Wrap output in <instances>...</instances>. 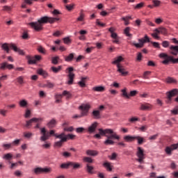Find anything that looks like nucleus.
<instances>
[{
	"label": "nucleus",
	"mask_w": 178,
	"mask_h": 178,
	"mask_svg": "<svg viewBox=\"0 0 178 178\" xmlns=\"http://www.w3.org/2000/svg\"><path fill=\"white\" fill-rule=\"evenodd\" d=\"M58 20H59V18L44 16L40 17L37 22H30L29 26H31L35 31H42L44 24H47V23L52 24V23H55Z\"/></svg>",
	"instance_id": "f257e3e1"
},
{
	"label": "nucleus",
	"mask_w": 178,
	"mask_h": 178,
	"mask_svg": "<svg viewBox=\"0 0 178 178\" xmlns=\"http://www.w3.org/2000/svg\"><path fill=\"white\" fill-rule=\"evenodd\" d=\"M40 133L42 136H40V141H47V140H49V137L51 136H59L58 134H55V131L51 130L50 132L47 131V129L45 128H40Z\"/></svg>",
	"instance_id": "f03ea898"
},
{
	"label": "nucleus",
	"mask_w": 178,
	"mask_h": 178,
	"mask_svg": "<svg viewBox=\"0 0 178 178\" xmlns=\"http://www.w3.org/2000/svg\"><path fill=\"white\" fill-rule=\"evenodd\" d=\"M160 58H163L162 63L163 65H169V62H172L173 64L178 63V58H174L172 56H169L167 54L161 53L159 54Z\"/></svg>",
	"instance_id": "7ed1b4c3"
},
{
	"label": "nucleus",
	"mask_w": 178,
	"mask_h": 178,
	"mask_svg": "<svg viewBox=\"0 0 178 178\" xmlns=\"http://www.w3.org/2000/svg\"><path fill=\"white\" fill-rule=\"evenodd\" d=\"M106 140L104 141L105 145H113L115 144V141H113V138L115 140H120V136L116 134V132H113V134H110V135H106Z\"/></svg>",
	"instance_id": "20e7f679"
},
{
	"label": "nucleus",
	"mask_w": 178,
	"mask_h": 178,
	"mask_svg": "<svg viewBox=\"0 0 178 178\" xmlns=\"http://www.w3.org/2000/svg\"><path fill=\"white\" fill-rule=\"evenodd\" d=\"M43 119L42 118H33L29 120L26 121L25 127L26 129H30L33 126V123H37L34 127V129H40V122H42Z\"/></svg>",
	"instance_id": "39448f33"
},
{
	"label": "nucleus",
	"mask_w": 178,
	"mask_h": 178,
	"mask_svg": "<svg viewBox=\"0 0 178 178\" xmlns=\"http://www.w3.org/2000/svg\"><path fill=\"white\" fill-rule=\"evenodd\" d=\"M138 42L139 43L132 42V45L136 47V48H143L145 42H149V38L145 35L143 38L138 39Z\"/></svg>",
	"instance_id": "423d86ee"
},
{
	"label": "nucleus",
	"mask_w": 178,
	"mask_h": 178,
	"mask_svg": "<svg viewBox=\"0 0 178 178\" xmlns=\"http://www.w3.org/2000/svg\"><path fill=\"white\" fill-rule=\"evenodd\" d=\"M52 172V168H41L38 167L33 169V172L35 175H41L42 173H51Z\"/></svg>",
	"instance_id": "0eeeda50"
},
{
	"label": "nucleus",
	"mask_w": 178,
	"mask_h": 178,
	"mask_svg": "<svg viewBox=\"0 0 178 178\" xmlns=\"http://www.w3.org/2000/svg\"><path fill=\"white\" fill-rule=\"evenodd\" d=\"M178 95V89H173L170 91L166 92L167 95V104H170L172 102V98L176 97Z\"/></svg>",
	"instance_id": "6e6552de"
},
{
	"label": "nucleus",
	"mask_w": 178,
	"mask_h": 178,
	"mask_svg": "<svg viewBox=\"0 0 178 178\" xmlns=\"http://www.w3.org/2000/svg\"><path fill=\"white\" fill-rule=\"evenodd\" d=\"M91 106L88 104H81L79 109L81 111L82 115L88 116V111H90Z\"/></svg>",
	"instance_id": "1a4fd4ad"
},
{
	"label": "nucleus",
	"mask_w": 178,
	"mask_h": 178,
	"mask_svg": "<svg viewBox=\"0 0 178 178\" xmlns=\"http://www.w3.org/2000/svg\"><path fill=\"white\" fill-rule=\"evenodd\" d=\"M63 136H65V132H63L59 135H55L56 138H59L60 140L55 143L56 147H62V144L66 143V138H64Z\"/></svg>",
	"instance_id": "9d476101"
},
{
	"label": "nucleus",
	"mask_w": 178,
	"mask_h": 178,
	"mask_svg": "<svg viewBox=\"0 0 178 178\" xmlns=\"http://www.w3.org/2000/svg\"><path fill=\"white\" fill-rule=\"evenodd\" d=\"M117 72L121 74V76H127L129 74V72L126 71V68H124V65L122 64H118L117 66Z\"/></svg>",
	"instance_id": "9b49d317"
},
{
	"label": "nucleus",
	"mask_w": 178,
	"mask_h": 178,
	"mask_svg": "<svg viewBox=\"0 0 178 178\" xmlns=\"http://www.w3.org/2000/svg\"><path fill=\"white\" fill-rule=\"evenodd\" d=\"M178 148V143L177 144H172L170 147L168 146L165 149V152L167 154V155H172V151H174V149H177Z\"/></svg>",
	"instance_id": "f8f14e48"
},
{
	"label": "nucleus",
	"mask_w": 178,
	"mask_h": 178,
	"mask_svg": "<svg viewBox=\"0 0 178 178\" xmlns=\"http://www.w3.org/2000/svg\"><path fill=\"white\" fill-rule=\"evenodd\" d=\"M6 69H8V70H12V69H15V66L13 64H9L8 62H3L0 64V70H5Z\"/></svg>",
	"instance_id": "ddd939ff"
},
{
	"label": "nucleus",
	"mask_w": 178,
	"mask_h": 178,
	"mask_svg": "<svg viewBox=\"0 0 178 178\" xmlns=\"http://www.w3.org/2000/svg\"><path fill=\"white\" fill-rule=\"evenodd\" d=\"M99 133L100 136H105V137H106V136H108V134L111 135L112 134L114 133L113 130L111 129H99Z\"/></svg>",
	"instance_id": "4468645a"
},
{
	"label": "nucleus",
	"mask_w": 178,
	"mask_h": 178,
	"mask_svg": "<svg viewBox=\"0 0 178 178\" xmlns=\"http://www.w3.org/2000/svg\"><path fill=\"white\" fill-rule=\"evenodd\" d=\"M70 168H72L74 170H77V169H81V164L77 162L70 161Z\"/></svg>",
	"instance_id": "2eb2a0df"
},
{
	"label": "nucleus",
	"mask_w": 178,
	"mask_h": 178,
	"mask_svg": "<svg viewBox=\"0 0 178 178\" xmlns=\"http://www.w3.org/2000/svg\"><path fill=\"white\" fill-rule=\"evenodd\" d=\"M10 48H11V49H13V51H15V52H18L19 55H24V51H23V50L17 48V47H16V45H15V44H10Z\"/></svg>",
	"instance_id": "dca6fc26"
},
{
	"label": "nucleus",
	"mask_w": 178,
	"mask_h": 178,
	"mask_svg": "<svg viewBox=\"0 0 178 178\" xmlns=\"http://www.w3.org/2000/svg\"><path fill=\"white\" fill-rule=\"evenodd\" d=\"M41 58L42 57L40 55L35 56V57L29 60V65H34L37 63V60H41Z\"/></svg>",
	"instance_id": "f3484780"
},
{
	"label": "nucleus",
	"mask_w": 178,
	"mask_h": 178,
	"mask_svg": "<svg viewBox=\"0 0 178 178\" xmlns=\"http://www.w3.org/2000/svg\"><path fill=\"white\" fill-rule=\"evenodd\" d=\"M152 106L148 103L141 104L140 107V111H151Z\"/></svg>",
	"instance_id": "a211bd4d"
},
{
	"label": "nucleus",
	"mask_w": 178,
	"mask_h": 178,
	"mask_svg": "<svg viewBox=\"0 0 178 178\" xmlns=\"http://www.w3.org/2000/svg\"><path fill=\"white\" fill-rule=\"evenodd\" d=\"M124 60V58H123L122 56H119L114 59V60L112 62V64L116 65V66L118 67V65H122L120 62H123Z\"/></svg>",
	"instance_id": "6ab92c4d"
},
{
	"label": "nucleus",
	"mask_w": 178,
	"mask_h": 178,
	"mask_svg": "<svg viewBox=\"0 0 178 178\" xmlns=\"http://www.w3.org/2000/svg\"><path fill=\"white\" fill-rule=\"evenodd\" d=\"M170 54H171V55L177 56V55L178 54V46L171 45L170 47Z\"/></svg>",
	"instance_id": "aec40b11"
},
{
	"label": "nucleus",
	"mask_w": 178,
	"mask_h": 178,
	"mask_svg": "<svg viewBox=\"0 0 178 178\" xmlns=\"http://www.w3.org/2000/svg\"><path fill=\"white\" fill-rule=\"evenodd\" d=\"M92 117L93 119L96 120L101 119V111L99 110H93L92 112Z\"/></svg>",
	"instance_id": "412c9836"
},
{
	"label": "nucleus",
	"mask_w": 178,
	"mask_h": 178,
	"mask_svg": "<svg viewBox=\"0 0 178 178\" xmlns=\"http://www.w3.org/2000/svg\"><path fill=\"white\" fill-rule=\"evenodd\" d=\"M62 126L63 127L64 131L72 132L74 130V128H73V127H66V126H69V123L67 122H64L62 124Z\"/></svg>",
	"instance_id": "4be33fe9"
},
{
	"label": "nucleus",
	"mask_w": 178,
	"mask_h": 178,
	"mask_svg": "<svg viewBox=\"0 0 178 178\" xmlns=\"http://www.w3.org/2000/svg\"><path fill=\"white\" fill-rule=\"evenodd\" d=\"M136 156H138V158H145V154H144V149L138 147V151L136 152Z\"/></svg>",
	"instance_id": "5701e85b"
},
{
	"label": "nucleus",
	"mask_w": 178,
	"mask_h": 178,
	"mask_svg": "<svg viewBox=\"0 0 178 178\" xmlns=\"http://www.w3.org/2000/svg\"><path fill=\"white\" fill-rule=\"evenodd\" d=\"M74 73H70L67 75L68 77V81L67 82V84H68V86H72V84H73V81H74Z\"/></svg>",
	"instance_id": "b1692460"
},
{
	"label": "nucleus",
	"mask_w": 178,
	"mask_h": 178,
	"mask_svg": "<svg viewBox=\"0 0 178 178\" xmlns=\"http://www.w3.org/2000/svg\"><path fill=\"white\" fill-rule=\"evenodd\" d=\"M98 126V123L97 122H94L93 124H91V126H90L88 129V131L89 133H94V131H95L97 127Z\"/></svg>",
	"instance_id": "393cba45"
},
{
	"label": "nucleus",
	"mask_w": 178,
	"mask_h": 178,
	"mask_svg": "<svg viewBox=\"0 0 178 178\" xmlns=\"http://www.w3.org/2000/svg\"><path fill=\"white\" fill-rule=\"evenodd\" d=\"M37 73L38 74H40V76H42L44 79H47V77L48 76V72L41 68L37 70Z\"/></svg>",
	"instance_id": "a878e982"
},
{
	"label": "nucleus",
	"mask_w": 178,
	"mask_h": 178,
	"mask_svg": "<svg viewBox=\"0 0 178 178\" xmlns=\"http://www.w3.org/2000/svg\"><path fill=\"white\" fill-rule=\"evenodd\" d=\"M99 152L97 150L88 149L86 151V154L88 155L89 156H97Z\"/></svg>",
	"instance_id": "bb28decb"
},
{
	"label": "nucleus",
	"mask_w": 178,
	"mask_h": 178,
	"mask_svg": "<svg viewBox=\"0 0 178 178\" xmlns=\"http://www.w3.org/2000/svg\"><path fill=\"white\" fill-rule=\"evenodd\" d=\"M20 108H27L29 106V102L26 99H21L19 102Z\"/></svg>",
	"instance_id": "cd10ccee"
},
{
	"label": "nucleus",
	"mask_w": 178,
	"mask_h": 178,
	"mask_svg": "<svg viewBox=\"0 0 178 178\" xmlns=\"http://www.w3.org/2000/svg\"><path fill=\"white\" fill-rule=\"evenodd\" d=\"M124 140L127 143H132V141H134V140H136V136H131L130 135L125 136L124 137Z\"/></svg>",
	"instance_id": "c85d7f7f"
},
{
	"label": "nucleus",
	"mask_w": 178,
	"mask_h": 178,
	"mask_svg": "<svg viewBox=\"0 0 178 178\" xmlns=\"http://www.w3.org/2000/svg\"><path fill=\"white\" fill-rule=\"evenodd\" d=\"M55 126H56V120L55 119H52L47 123L49 129H54Z\"/></svg>",
	"instance_id": "c756f323"
},
{
	"label": "nucleus",
	"mask_w": 178,
	"mask_h": 178,
	"mask_svg": "<svg viewBox=\"0 0 178 178\" xmlns=\"http://www.w3.org/2000/svg\"><path fill=\"white\" fill-rule=\"evenodd\" d=\"M131 16H127L122 17L121 20H123L124 22L125 26H129L130 24V22L129 21L131 20Z\"/></svg>",
	"instance_id": "7c9ffc66"
},
{
	"label": "nucleus",
	"mask_w": 178,
	"mask_h": 178,
	"mask_svg": "<svg viewBox=\"0 0 178 178\" xmlns=\"http://www.w3.org/2000/svg\"><path fill=\"white\" fill-rule=\"evenodd\" d=\"M63 138L66 139V141H67V140H74V138H76V135L72 134H69L67 135L64 134V136H63Z\"/></svg>",
	"instance_id": "2f4dec72"
},
{
	"label": "nucleus",
	"mask_w": 178,
	"mask_h": 178,
	"mask_svg": "<svg viewBox=\"0 0 178 178\" xmlns=\"http://www.w3.org/2000/svg\"><path fill=\"white\" fill-rule=\"evenodd\" d=\"M74 59V53L70 54L67 56H65V60L66 62H72Z\"/></svg>",
	"instance_id": "473e14b6"
},
{
	"label": "nucleus",
	"mask_w": 178,
	"mask_h": 178,
	"mask_svg": "<svg viewBox=\"0 0 178 178\" xmlns=\"http://www.w3.org/2000/svg\"><path fill=\"white\" fill-rule=\"evenodd\" d=\"M121 96L123 97L124 98H130V95L127 94V88H124L121 90Z\"/></svg>",
	"instance_id": "72a5a7b5"
},
{
	"label": "nucleus",
	"mask_w": 178,
	"mask_h": 178,
	"mask_svg": "<svg viewBox=\"0 0 178 178\" xmlns=\"http://www.w3.org/2000/svg\"><path fill=\"white\" fill-rule=\"evenodd\" d=\"M86 80H87V77H81V81L78 82L79 86L82 88L86 87Z\"/></svg>",
	"instance_id": "f704fd0d"
},
{
	"label": "nucleus",
	"mask_w": 178,
	"mask_h": 178,
	"mask_svg": "<svg viewBox=\"0 0 178 178\" xmlns=\"http://www.w3.org/2000/svg\"><path fill=\"white\" fill-rule=\"evenodd\" d=\"M156 33H158L159 34H166V29L165 28H159L155 29Z\"/></svg>",
	"instance_id": "c9c22d12"
},
{
	"label": "nucleus",
	"mask_w": 178,
	"mask_h": 178,
	"mask_svg": "<svg viewBox=\"0 0 178 178\" xmlns=\"http://www.w3.org/2000/svg\"><path fill=\"white\" fill-rule=\"evenodd\" d=\"M94 91H97V92H104L105 91V87L104 86H96L93 88Z\"/></svg>",
	"instance_id": "e433bc0d"
},
{
	"label": "nucleus",
	"mask_w": 178,
	"mask_h": 178,
	"mask_svg": "<svg viewBox=\"0 0 178 178\" xmlns=\"http://www.w3.org/2000/svg\"><path fill=\"white\" fill-rule=\"evenodd\" d=\"M51 70L53 73H59L62 70V66H58V67L53 66L51 67Z\"/></svg>",
	"instance_id": "4c0bfd02"
},
{
	"label": "nucleus",
	"mask_w": 178,
	"mask_h": 178,
	"mask_svg": "<svg viewBox=\"0 0 178 178\" xmlns=\"http://www.w3.org/2000/svg\"><path fill=\"white\" fill-rule=\"evenodd\" d=\"M103 166H104L108 172H112V165H111V163L105 162L103 163Z\"/></svg>",
	"instance_id": "58836bf2"
},
{
	"label": "nucleus",
	"mask_w": 178,
	"mask_h": 178,
	"mask_svg": "<svg viewBox=\"0 0 178 178\" xmlns=\"http://www.w3.org/2000/svg\"><path fill=\"white\" fill-rule=\"evenodd\" d=\"M1 48H2V49H3V51H6V52L7 54H9V51H10V49H9V44H8V43H3V44H2Z\"/></svg>",
	"instance_id": "ea45409f"
},
{
	"label": "nucleus",
	"mask_w": 178,
	"mask_h": 178,
	"mask_svg": "<svg viewBox=\"0 0 178 178\" xmlns=\"http://www.w3.org/2000/svg\"><path fill=\"white\" fill-rule=\"evenodd\" d=\"M136 140H138V144L139 145H143V143H144V141H145V140L144 139V138L140 137V136H136Z\"/></svg>",
	"instance_id": "a19ab883"
},
{
	"label": "nucleus",
	"mask_w": 178,
	"mask_h": 178,
	"mask_svg": "<svg viewBox=\"0 0 178 178\" xmlns=\"http://www.w3.org/2000/svg\"><path fill=\"white\" fill-rule=\"evenodd\" d=\"M17 81L18 83L20 85L24 84V76H19L17 78Z\"/></svg>",
	"instance_id": "79ce46f5"
},
{
	"label": "nucleus",
	"mask_w": 178,
	"mask_h": 178,
	"mask_svg": "<svg viewBox=\"0 0 178 178\" xmlns=\"http://www.w3.org/2000/svg\"><path fill=\"white\" fill-rule=\"evenodd\" d=\"M38 52H40V54H43L44 55L47 54V50H45V48H44L42 46H38Z\"/></svg>",
	"instance_id": "37998d69"
},
{
	"label": "nucleus",
	"mask_w": 178,
	"mask_h": 178,
	"mask_svg": "<svg viewBox=\"0 0 178 178\" xmlns=\"http://www.w3.org/2000/svg\"><path fill=\"white\" fill-rule=\"evenodd\" d=\"M60 168L61 169H69V168H70V161L65 163H62L60 165Z\"/></svg>",
	"instance_id": "c03bdc74"
},
{
	"label": "nucleus",
	"mask_w": 178,
	"mask_h": 178,
	"mask_svg": "<svg viewBox=\"0 0 178 178\" xmlns=\"http://www.w3.org/2000/svg\"><path fill=\"white\" fill-rule=\"evenodd\" d=\"M94 170V167L90 165V164L86 165V170L88 172H89L90 175H92L94 173L92 170Z\"/></svg>",
	"instance_id": "a18cd8bd"
},
{
	"label": "nucleus",
	"mask_w": 178,
	"mask_h": 178,
	"mask_svg": "<svg viewBox=\"0 0 178 178\" xmlns=\"http://www.w3.org/2000/svg\"><path fill=\"white\" fill-rule=\"evenodd\" d=\"M63 95L66 96L67 99H70V98H72V94L70 92H67V90H64L63 92Z\"/></svg>",
	"instance_id": "49530a36"
},
{
	"label": "nucleus",
	"mask_w": 178,
	"mask_h": 178,
	"mask_svg": "<svg viewBox=\"0 0 178 178\" xmlns=\"http://www.w3.org/2000/svg\"><path fill=\"white\" fill-rule=\"evenodd\" d=\"M124 33L125 35H127V37H131L132 35L130 33V27H127L124 31Z\"/></svg>",
	"instance_id": "de8ad7c7"
},
{
	"label": "nucleus",
	"mask_w": 178,
	"mask_h": 178,
	"mask_svg": "<svg viewBox=\"0 0 178 178\" xmlns=\"http://www.w3.org/2000/svg\"><path fill=\"white\" fill-rule=\"evenodd\" d=\"M30 116H31V111L30 109H26L24 114V118L26 119L30 118Z\"/></svg>",
	"instance_id": "09e8293b"
},
{
	"label": "nucleus",
	"mask_w": 178,
	"mask_h": 178,
	"mask_svg": "<svg viewBox=\"0 0 178 178\" xmlns=\"http://www.w3.org/2000/svg\"><path fill=\"white\" fill-rule=\"evenodd\" d=\"M130 123H136V122H140V118L137 117H132L129 120Z\"/></svg>",
	"instance_id": "8fccbe9b"
},
{
	"label": "nucleus",
	"mask_w": 178,
	"mask_h": 178,
	"mask_svg": "<svg viewBox=\"0 0 178 178\" xmlns=\"http://www.w3.org/2000/svg\"><path fill=\"white\" fill-rule=\"evenodd\" d=\"M63 97V94H62V95H55L56 102L57 104H59V102H60V99H62Z\"/></svg>",
	"instance_id": "3c124183"
},
{
	"label": "nucleus",
	"mask_w": 178,
	"mask_h": 178,
	"mask_svg": "<svg viewBox=\"0 0 178 178\" xmlns=\"http://www.w3.org/2000/svg\"><path fill=\"white\" fill-rule=\"evenodd\" d=\"M13 157V155H12V154L10 153H8V154H6L3 156V159H7L8 161L12 159V158Z\"/></svg>",
	"instance_id": "603ef678"
},
{
	"label": "nucleus",
	"mask_w": 178,
	"mask_h": 178,
	"mask_svg": "<svg viewBox=\"0 0 178 178\" xmlns=\"http://www.w3.org/2000/svg\"><path fill=\"white\" fill-rule=\"evenodd\" d=\"M33 136V134L31 132H24V137L25 138H31Z\"/></svg>",
	"instance_id": "864d4df0"
},
{
	"label": "nucleus",
	"mask_w": 178,
	"mask_h": 178,
	"mask_svg": "<svg viewBox=\"0 0 178 178\" xmlns=\"http://www.w3.org/2000/svg\"><path fill=\"white\" fill-rule=\"evenodd\" d=\"M59 60V56L53 57L51 58V63L53 65H58Z\"/></svg>",
	"instance_id": "5fc2aeb1"
},
{
	"label": "nucleus",
	"mask_w": 178,
	"mask_h": 178,
	"mask_svg": "<svg viewBox=\"0 0 178 178\" xmlns=\"http://www.w3.org/2000/svg\"><path fill=\"white\" fill-rule=\"evenodd\" d=\"M166 83H177V81H176V79L172 78V77H168L166 79Z\"/></svg>",
	"instance_id": "6e6d98bb"
},
{
	"label": "nucleus",
	"mask_w": 178,
	"mask_h": 178,
	"mask_svg": "<svg viewBox=\"0 0 178 178\" xmlns=\"http://www.w3.org/2000/svg\"><path fill=\"white\" fill-rule=\"evenodd\" d=\"M44 88H54V83L51 82H47V83L43 85Z\"/></svg>",
	"instance_id": "4d7b16f0"
},
{
	"label": "nucleus",
	"mask_w": 178,
	"mask_h": 178,
	"mask_svg": "<svg viewBox=\"0 0 178 178\" xmlns=\"http://www.w3.org/2000/svg\"><path fill=\"white\" fill-rule=\"evenodd\" d=\"M11 144H12V147H13V146L17 147L20 144V139H17V140L13 141V143H11Z\"/></svg>",
	"instance_id": "13d9d810"
},
{
	"label": "nucleus",
	"mask_w": 178,
	"mask_h": 178,
	"mask_svg": "<svg viewBox=\"0 0 178 178\" xmlns=\"http://www.w3.org/2000/svg\"><path fill=\"white\" fill-rule=\"evenodd\" d=\"M84 162H87L88 163H92L93 160L91 157H84L83 158Z\"/></svg>",
	"instance_id": "bf43d9fd"
},
{
	"label": "nucleus",
	"mask_w": 178,
	"mask_h": 178,
	"mask_svg": "<svg viewBox=\"0 0 178 178\" xmlns=\"http://www.w3.org/2000/svg\"><path fill=\"white\" fill-rule=\"evenodd\" d=\"M3 10L4 12H10V10H12V7L8 6H3Z\"/></svg>",
	"instance_id": "052dcab7"
},
{
	"label": "nucleus",
	"mask_w": 178,
	"mask_h": 178,
	"mask_svg": "<svg viewBox=\"0 0 178 178\" xmlns=\"http://www.w3.org/2000/svg\"><path fill=\"white\" fill-rule=\"evenodd\" d=\"M12 143L3 144V147L4 149H10V148H12Z\"/></svg>",
	"instance_id": "680f3d73"
},
{
	"label": "nucleus",
	"mask_w": 178,
	"mask_h": 178,
	"mask_svg": "<svg viewBox=\"0 0 178 178\" xmlns=\"http://www.w3.org/2000/svg\"><path fill=\"white\" fill-rule=\"evenodd\" d=\"M143 59V54L141 53H138L137 57H136V60L138 62H141Z\"/></svg>",
	"instance_id": "e2e57ef3"
},
{
	"label": "nucleus",
	"mask_w": 178,
	"mask_h": 178,
	"mask_svg": "<svg viewBox=\"0 0 178 178\" xmlns=\"http://www.w3.org/2000/svg\"><path fill=\"white\" fill-rule=\"evenodd\" d=\"M7 113H8V110L0 109V115H1V116H6Z\"/></svg>",
	"instance_id": "0e129e2a"
},
{
	"label": "nucleus",
	"mask_w": 178,
	"mask_h": 178,
	"mask_svg": "<svg viewBox=\"0 0 178 178\" xmlns=\"http://www.w3.org/2000/svg\"><path fill=\"white\" fill-rule=\"evenodd\" d=\"M65 8L69 11L72 10V9L74 8V4L67 5V6H65Z\"/></svg>",
	"instance_id": "69168bd1"
},
{
	"label": "nucleus",
	"mask_w": 178,
	"mask_h": 178,
	"mask_svg": "<svg viewBox=\"0 0 178 178\" xmlns=\"http://www.w3.org/2000/svg\"><path fill=\"white\" fill-rule=\"evenodd\" d=\"M158 136H159L158 134L153 135V136L149 137V140H150L151 141H154V140H156V138H158Z\"/></svg>",
	"instance_id": "338daca9"
},
{
	"label": "nucleus",
	"mask_w": 178,
	"mask_h": 178,
	"mask_svg": "<svg viewBox=\"0 0 178 178\" xmlns=\"http://www.w3.org/2000/svg\"><path fill=\"white\" fill-rule=\"evenodd\" d=\"M64 44H70L72 42V40L69 38H64L63 39Z\"/></svg>",
	"instance_id": "774afa93"
}]
</instances>
